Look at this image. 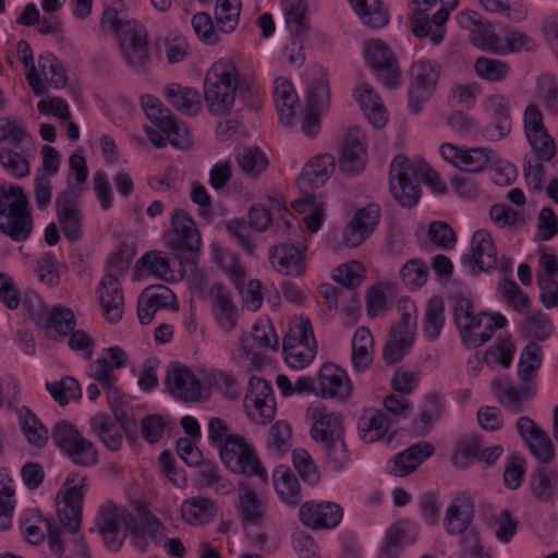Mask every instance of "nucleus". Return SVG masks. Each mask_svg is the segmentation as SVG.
<instances>
[{
  "label": "nucleus",
  "instance_id": "9d476101",
  "mask_svg": "<svg viewBox=\"0 0 558 558\" xmlns=\"http://www.w3.org/2000/svg\"><path fill=\"white\" fill-rule=\"evenodd\" d=\"M86 476L70 473L64 483V492L60 490L62 501L58 502V519L69 532L76 534L82 522V504Z\"/></svg>",
  "mask_w": 558,
  "mask_h": 558
},
{
  "label": "nucleus",
  "instance_id": "aec40b11",
  "mask_svg": "<svg viewBox=\"0 0 558 558\" xmlns=\"http://www.w3.org/2000/svg\"><path fill=\"white\" fill-rule=\"evenodd\" d=\"M363 135L357 128L349 129L343 138L339 156V169L348 177L360 174L366 165V149Z\"/></svg>",
  "mask_w": 558,
  "mask_h": 558
},
{
  "label": "nucleus",
  "instance_id": "a211bd4d",
  "mask_svg": "<svg viewBox=\"0 0 558 558\" xmlns=\"http://www.w3.org/2000/svg\"><path fill=\"white\" fill-rule=\"evenodd\" d=\"M473 275L489 271L497 266V253L492 235L486 230H477L471 239V252L461 257Z\"/></svg>",
  "mask_w": 558,
  "mask_h": 558
},
{
  "label": "nucleus",
  "instance_id": "6ab92c4d",
  "mask_svg": "<svg viewBox=\"0 0 558 558\" xmlns=\"http://www.w3.org/2000/svg\"><path fill=\"white\" fill-rule=\"evenodd\" d=\"M165 385L170 395L185 402H194L201 398L202 387L193 372L181 364L168 368Z\"/></svg>",
  "mask_w": 558,
  "mask_h": 558
},
{
  "label": "nucleus",
  "instance_id": "1a4fd4ad",
  "mask_svg": "<svg viewBox=\"0 0 558 558\" xmlns=\"http://www.w3.org/2000/svg\"><path fill=\"white\" fill-rule=\"evenodd\" d=\"M142 106L147 118L166 133L169 143L177 148L190 145L187 128L180 122L170 109L162 106L159 99L151 95L142 97Z\"/></svg>",
  "mask_w": 558,
  "mask_h": 558
},
{
  "label": "nucleus",
  "instance_id": "0eeeda50",
  "mask_svg": "<svg viewBox=\"0 0 558 558\" xmlns=\"http://www.w3.org/2000/svg\"><path fill=\"white\" fill-rule=\"evenodd\" d=\"M89 531H96L101 536L108 550L118 553L129 532L125 510L111 501L101 505L95 515L94 526Z\"/></svg>",
  "mask_w": 558,
  "mask_h": 558
},
{
  "label": "nucleus",
  "instance_id": "4d7b16f0",
  "mask_svg": "<svg viewBox=\"0 0 558 558\" xmlns=\"http://www.w3.org/2000/svg\"><path fill=\"white\" fill-rule=\"evenodd\" d=\"M241 0H217L215 19L223 33L232 32L239 22Z\"/></svg>",
  "mask_w": 558,
  "mask_h": 558
},
{
  "label": "nucleus",
  "instance_id": "423d86ee",
  "mask_svg": "<svg viewBox=\"0 0 558 558\" xmlns=\"http://www.w3.org/2000/svg\"><path fill=\"white\" fill-rule=\"evenodd\" d=\"M220 458L227 469L246 477L267 480V473L255 450L239 435L228 437L220 446Z\"/></svg>",
  "mask_w": 558,
  "mask_h": 558
},
{
  "label": "nucleus",
  "instance_id": "69168bd1",
  "mask_svg": "<svg viewBox=\"0 0 558 558\" xmlns=\"http://www.w3.org/2000/svg\"><path fill=\"white\" fill-rule=\"evenodd\" d=\"M82 437L80 430L66 421L57 422L51 430V440L62 453H65Z\"/></svg>",
  "mask_w": 558,
  "mask_h": 558
},
{
  "label": "nucleus",
  "instance_id": "5fc2aeb1",
  "mask_svg": "<svg viewBox=\"0 0 558 558\" xmlns=\"http://www.w3.org/2000/svg\"><path fill=\"white\" fill-rule=\"evenodd\" d=\"M181 513L190 523L208 522L215 513V505L207 498L194 497L182 504Z\"/></svg>",
  "mask_w": 558,
  "mask_h": 558
},
{
  "label": "nucleus",
  "instance_id": "864d4df0",
  "mask_svg": "<svg viewBox=\"0 0 558 558\" xmlns=\"http://www.w3.org/2000/svg\"><path fill=\"white\" fill-rule=\"evenodd\" d=\"M344 435L319 441L325 462L335 471H340L349 461L350 453L343 439Z\"/></svg>",
  "mask_w": 558,
  "mask_h": 558
},
{
  "label": "nucleus",
  "instance_id": "7c9ffc66",
  "mask_svg": "<svg viewBox=\"0 0 558 558\" xmlns=\"http://www.w3.org/2000/svg\"><path fill=\"white\" fill-rule=\"evenodd\" d=\"M434 446L427 442L414 444L395 456L388 470L396 476H405L413 472L434 453Z\"/></svg>",
  "mask_w": 558,
  "mask_h": 558
},
{
  "label": "nucleus",
  "instance_id": "7ed1b4c3",
  "mask_svg": "<svg viewBox=\"0 0 558 558\" xmlns=\"http://www.w3.org/2000/svg\"><path fill=\"white\" fill-rule=\"evenodd\" d=\"M101 25L114 32L123 61L134 71L144 73L150 63L148 34L135 20H126L117 9H107Z\"/></svg>",
  "mask_w": 558,
  "mask_h": 558
},
{
  "label": "nucleus",
  "instance_id": "20e7f679",
  "mask_svg": "<svg viewBox=\"0 0 558 558\" xmlns=\"http://www.w3.org/2000/svg\"><path fill=\"white\" fill-rule=\"evenodd\" d=\"M34 222L29 202L19 185L0 186V231L12 241H26Z\"/></svg>",
  "mask_w": 558,
  "mask_h": 558
},
{
  "label": "nucleus",
  "instance_id": "6e6d98bb",
  "mask_svg": "<svg viewBox=\"0 0 558 558\" xmlns=\"http://www.w3.org/2000/svg\"><path fill=\"white\" fill-rule=\"evenodd\" d=\"M235 159L243 172L257 175L266 169L268 160L259 148L240 147L235 151Z\"/></svg>",
  "mask_w": 558,
  "mask_h": 558
},
{
  "label": "nucleus",
  "instance_id": "0e129e2a",
  "mask_svg": "<svg viewBox=\"0 0 558 558\" xmlns=\"http://www.w3.org/2000/svg\"><path fill=\"white\" fill-rule=\"evenodd\" d=\"M290 426L279 421L269 429L267 449L276 456H284L290 450Z\"/></svg>",
  "mask_w": 558,
  "mask_h": 558
},
{
  "label": "nucleus",
  "instance_id": "e2e57ef3",
  "mask_svg": "<svg viewBox=\"0 0 558 558\" xmlns=\"http://www.w3.org/2000/svg\"><path fill=\"white\" fill-rule=\"evenodd\" d=\"M16 52L27 69L26 78L27 82L36 96H41L44 94V85L39 80V75L34 64L33 51L25 40H19L16 44Z\"/></svg>",
  "mask_w": 558,
  "mask_h": 558
},
{
  "label": "nucleus",
  "instance_id": "4468645a",
  "mask_svg": "<svg viewBox=\"0 0 558 558\" xmlns=\"http://www.w3.org/2000/svg\"><path fill=\"white\" fill-rule=\"evenodd\" d=\"M381 209L377 203H368L355 211L345 226L342 242L347 247L360 246L377 228Z\"/></svg>",
  "mask_w": 558,
  "mask_h": 558
},
{
  "label": "nucleus",
  "instance_id": "a19ab883",
  "mask_svg": "<svg viewBox=\"0 0 558 558\" xmlns=\"http://www.w3.org/2000/svg\"><path fill=\"white\" fill-rule=\"evenodd\" d=\"M350 2L365 25L380 28L388 24L389 14L383 8L381 0H350Z\"/></svg>",
  "mask_w": 558,
  "mask_h": 558
},
{
  "label": "nucleus",
  "instance_id": "3c124183",
  "mask_svg": "<svg viewBox=\"0 0 558 558\" xmlns=\"http://www.w3.org/2000/svg\"><path fill=\"white\" fill-rule=\"evenodd\" d=\"M38 75L43 76L51 87L62 88L66 85L68 76L61 61L53 54L46 53L38 58Z\"/></svg>",
  "mask_w": 558,
  "mask_h": 558
},
{
  "label": "nucleus",
  "instance_id": "a878e982",
  "mask_svg": "<svg viewBox=\"0 0 558 558\" xmlns=\"http://www.w3.org/2000/svg\"><path fill=\"white\" fill-rule=\"evenodd\" d=\"M274 269L287 277L300 278L305 274V257L299 246L281 243L269 247Z\"/></svg>",
  "mask_w": 558,
  "mask_h": 558
},
{
  "label": "nucleus",
  "instance_id": "4be33fe9",
  "mask_svg": "<svg viewBox=\"0 0 558 558\" xmlns=\"http://www.w3.org/2000/svg\"><path fill=\"white\" fill-rule=\"evenodd\" d=\"M128 363L126 352L118 345L110 347L104 350L102 356L98 359L92 366V376L109 392V402L117 393L114 383L116 376L111 374L112 369L124 367Z\"/></svg>",
  "mask_w": 558,
  "mask_h": 558
},
{
  "label": "nucleus",
  "instance_id": "c03bdc74",
  "mask_svg": "<svg viewBox=\"0 0 558 558\" xmlns=\"http://www.w3.org/2000/svg\"><path fill=\"white\" fill-rule=\"evenodd\" d=\"M445 410V402L439 396L428 395L422 404L418 421L413 424L414 432L425 434L442 416Z\"/></svg>",
  "mask_w": 558,
  "mask_h": 558
},
{
  "label": "nucleus",
  "instance_id": "338daca9",
  "mask_svg": "<svg viewBox=\"0 0 558 558\" xmlns=\"http://www.w3.org/2000/svg\"><path fill=\"white\" fill-rule=\"evenodd\" d=\"M427 275L428 269L420 258L410 259L400 270L403 283L412 290L418 289L425 284Z\"/></svg>",
  "mask_w": 558,
  "mask_h": 558
},
{
  "label": "nucleus",
  "instance_id": "79ce46f5",
  "mask_svg": "<svg viewBox=\"0 0 558 558\" xmlns=\"http://www.w3.org/2000/svg\"><path fill=\"white\" fill-rule=\"evenodd\" d=\"M281 5L289 32L295 37L306 34L310 25L306 17L305 0H282Z\"/></svg>",
  "mask_w": 558,
  "mask_h": 558
},
{
  "label": "nucleus",
  "instance_id": "4c0bfd02",
  "mask_svg": "<svg viewBox=\"0 0 558 558\" xmlns=\"http://www.w3.org/2000/svg\"><path fill=\"white\" fill-rule=\"evenodd\" d=\"M445 325V302L441 296L430 298L425 306L422 331L426 340L436 341Z\"/></svg>",
  "mask_w": 558,
  "mask_h": 558
},
{
  "label": "nucleus",
  "instance_id": "f8f14e48",
  "mask_svg": "<svg viewBox=\"0 0 558 558\" xmlns=\"http://www.w3.org/2000/svg\"><path fill=\"white\" fill-rule=\"evenodd\" d=\"M535 156V162L525 159L523 172L527 185L534 191H541L545 181L544 162L551 161L556 154L554 137L547 132L526 138Z\"/></svg>",
  "mask_w": 558,
  "mask_h": 558
},
{
  "label": "nucleus",
  "instance_id": "ddd939ff",
  "mask_svg": "<svg viewBox=\"0 0 558 558\" xmlns=\"http://www.w3.org/2000/svg\"><path fill=\"white\" fill-rule=\"evenodd\" d=\"M244 405L248 417L256 424H266L275 417L276 407L272 389L264 378L252 376Z\"/></svg>",
  "mask_w": 558,
  "mask_h": 558
},
{
  "label": "nucleus",
  "instance_id": "052dcab7",
  "mask_svg": "<svg viewBox=\"0 0 558 558\" xmlns=\"http://www.w3.org/2000/svg\"><path fill=\"white\" fill-rule=\"evenodd\" d=\"M71 461L80 466H90L97 463L98 453L95 445L84 436L76 440L64 453Z\"/></svg>",
  "mask_w": 558,
  "mask_h": 558
},
{
  "label": "nucleus",
  "instance_id": "603ef678",
  "mask_svg": "<svg viewBox=\"0 0 558 558\" xmlns=\"http://www.w3.org/2000/svg\"><path fill=\"white\" fill-rule=\"evenodd\" d=\"M488 108L493 112L494 125L497 135L488 134L492 138L500 140L507 136L511 131V119L509 114V104L505 97L499 95L490 96L487 100Z\"/></svg>",
  "mask_w": 558,
  "mask_h": 558
},
{
  "label": "nucleus",
  "instance_id": "de8ad7c7",
  "mask_svg": "<svg viewBox=\"0 0 558 558\" xmlns=\"http://www.w3.org/2000/svg\"><path fill=\"white\" fill-rule=\"evenodd\" d=\"M330 102V88L326 74L322 71L307 85L306 108L312 111H325Z\"/></svg>",
  "mask_w": 558,
  "mask_h": 558
},
{
  "label": "nucleus",
  "instance_id": "412c9836",
  "mask_svg": "<svg viewBox=\"0 0 558 558\" xmlns=\"http://www.w3.org/2000/svg\"><path fill=\"white\" fill-rule=\"evenodd\" d=\"M343 515L342 508L333 502H304L299 510L301 522L315 530L332 529L337 526Z\"/></svg>",
  "mask_w": 558,
  "mask_h": 558
},
{
  "label": "nucleus",
  "instance_id": "e433bc0d",
  "mask_svg": "<svg viewBox=\"0 0 558 558\" xmlns=\"http://www.w3.org/2000/svg\"><path fill=\"white\" fill-rule=\"evenodd\" d=\"M165 97L177 110L186 116H195L201 111V96L194 88L172 83L165 87Z\"/></svg>",
  "mask_w": 558,
  "mask_h": 558
},
{
  "label": "nucleus",
  "instance_id": "680f3d73",
  "mask_svg": "<svg viewBox=\"0 0 558 558\" xmlns=\"http://www.w3.org/2000/svg\"><path fill=\"white\" fill-rule=\"evenodd\" d=\"M75 324L74 314L69 307L56 305L50 310L43 325L46 327L52 326L61 336H68L74 330Z\"/></svg>",
  "mask_w": 558,
  "mask_h": 558
},
{
  "label": "nucleus",
  "instance_id": "49530a36",
  "mask_svg": "<svg viewBox=\"0 0 558 558\" xmlns=\"http://www.w3.org/2000/svg\"><path fill=\"white\" fill-rule=\"evenodd\" d=\"M542 348L535 341H530L521 352L518 364V376L521 381H532L537 376L542 365Z\"/></svg>",
  "mask_w": 558,
  "mask_h": 558
},
{
  "label": "nucleus",
  "instance_id": "473e14b6",
  "mask_svg": "<svg viewBox=\"0 0 558 558\" xmlns=\"http://www.w3.org/2000/svg\"><path fill=\"white\" fill-rule=\"evenodd\" d=\"M313 421L311 435L316 442L344 435L343 417L340 413L314 408Z\"/></svg>",
  "mask_w": 558,
  "mask_h": 558
},
{
  "label": "nucleus",
  "instance_id": "bb28decb",
  "mask_svg": "<svg viewBox=\"0 0 558 558\" xmlns=\"http://www.w3.org/2000/svg\"><path fill=\"white\" fill-rule=\"evenodd\" d=\"M239 513L243 529L260 526L267 513V502L247 483L239 485Z\"/></svg>",
  "mask_w": 558,
  "mask_h": 558
},
{
  "label": "nucleus",
  "instance_id": "09e8293b",
  "mask_svg": "<svg viewBox=\"0 0 558 558\" xmlns=\"http://www.w3.org/2000/svg\"><path fill=\"white\" fill-rule=\"evenodd\" d=\"M558 481V473L544 465L536 468L531 474V489L533 496L547 502L554 495L555 485Z\"/></svg>",
  "mask_w": 558,
  "mask_h": 558
},
{
  "label": "nucleus",
  "instance_id": "c756f323",
  "mask_svg": "<svg viewBox=\"0 0 558 558\" xmlns=\"http://www.w3.org/2000/svg\"><path fill=\"white\" fill-rule=\"evenodd\" d=\"M209 295L214 301L213 313L217 325L223 331L231 332L238 324L239 313L229 290L221 283H214Z\"/></svg>",
  "mask_w": 558,
  "mask_h": 558
},
{
  "label": "nucleus",
  "instance_id": "2f4dec72",
  "mask_svg": "<svg viewBox=\"0 0 558 558\" xmlns=\"http://www.w3.org/2000/svg\"><path fill=\"white\" fill-rule=\"evenodd\" d=\"M132 545L141 553L148 549V538L159 543L165 537L166 526L150 512L142 513L140 521L130 526Z\"/></svg>",
  "mask_w": 558,
  "mask_h": 558
},
{
  "label": "nucleus",
  "instance_id": "5701e85b",
  "mask_svg": "<svg viewBox=\"0 0 558 558\" xmlns=\"http://www.w3.org/2000/svg\"><path fill=\"white\" fill-rule=\"evenodd\" d=\"M492 387L499 402L513 413L521 412L523 401L530 400L536 395L534 380L521 381L519 386H513L508 376H500L493 380Z\"/></svg>",
  "mask_w": 558,
  "mask_h": 558
},
{
  "label": "nucleus",
  "instance_id": "a18cd8bd",
  "mask_svg": "<svg viewBox=\"0 0 558 558\" xmlns=\"http://www.w3.org/2000/svg\"><path fill=\"white\" fill-rule=\"evenodd\" d=\"M20 424L29 445L41 448L47 444L49 439L48 429L31 409L22 408L20 410Z\"/></svg>",
  "mask_w": 558,
  "mask_h": 558
},
{
  "label": "nucleus",
  "instance_id": "8fccbe9b",
  "mask_svg": "<svg viewBox=\"0 0 558 558\" xmlns=\"http://www.w3.org/2000/svg\"><path fill=\"white\" fill-rule=\"evenodd\" d=\"M90 428L98 435L101 442L111 451H117L121 447L122 436L107 414H97L89 420Z\"/></svg>",
  "mask_w": 558,
  "mask_h": 558
},
{
  "label": "nucleus",
  "instance_id": "393cba45",
  "mask_svg": "<svg viewBox=\"0 0 558 558\" xmlns=\"http://www.w3.org/2000/svg\"><path fill=\"white\" fill-rule=\"evenodd\" d=\"M318 392L323 398L345 400L352 392V384L342 368L325 363L317 377Z\"/></svg>",
  "mask_w": 558,
  "mask_h": 558
},
{
  "label": "nucleus",
  "instance_id": "2eb2a0df",
  "mask_svg": "<svg viewBox=\"0 0 558 558\" xmlns=\"http://www.w3.org/2000/svg\"><path fill=\"white\" fill-rule=\"evenodd\" d=\"M468 322L466 333L459 328L461 342L468 348H477L487 342L497 329L507 325L506 317L500 313L488 314L481 312Z\"/></svg>",
  "mask_w": 558,
  "mask_h": 558
},
{
  "label": "nucleus",
  "instance_id": "f3484780",
  "mask_svg": "<svg viewBox=\"0 0 558 558\" xmlns=\"http://www.w3.org/2000/svg\"><path fill=\"white\" fill-rule=\"evenodd\" d=\"M441 156L454 167L465 172H480L495 162L494 151L489 148L462 149L450 143L440 146Z\"/></svg>",
  "mask_w": 558,
  "mask_h": 558
},
{
  "label": "nucleus",
  "instance_id": "13d9d810",
  "mask_svg": "<svg viewBox=\"0 0 558 558\" xmlns=\"http://www.w3.org/2000/svg\"><path fill=\"white\" fill-rule=\"evenodd\" d=\"M413 343L414 339L390 330V340L385 344L383 350L384 361L388 365L400 362L405 354H408Z\"/></svg>",
  "mask_w": 558,
  "mask_h": 558
},
{
  "label": "nucleus",
  "instance_id": "58836bf2",
  "mask_svg": "<svg viewBox=\"0 0 558 558\" xmlns=\"http://www.w3.org/2000/svg\"><path fill=\"white\" fill-rule=\"evenodd\" d=\"M274 483L279 498L289 507L298 506L302 500L301 486L287 468H277L274 472Z\"/></svg>",
  "mask_w": 558,
  "mask_h": 558
},
{
  "label": "nucleus",
  "instance_id": "f03ea898",
  "mask_svg": "<svg viewBox=\"0 0 558 558\" xmlns=\"http://www.w3.org/2000/svg\"><path fill=\"white\" fill-rule=\"evenodd\" d=\"M420 179L435 192L444 194L446 183L426 162H413L403 155H397L389 169V192L392 198L404 208H413L421 198Z\"/></svg>",
  "mask_w": 558,
  "mask_h": 558
},
{
  "label": "nucleus",
  "instance_id": "f257e3e1",
  "mask_svg": "<svg viewBox=\"0 0 558 558\" xmlns=\"http://www.w3.org/2000/svg\"><path fill=\"white\" fill-rule=\"evenodd\" d=\"M238 92L246 107L253 110L258 107V89L253 85H240L234 61L231 59L216 61L204 80V99L209 113L228 114L233 108Z\"/></svg>",
  "mask_w": 558,
  "mask_h": 558
},
{
  "label": "nucleus",
  "instance_id": "cd10ccee",
  "mask_svg": "<svg viewBox=\"0 0 558 558\" xmlns=\"http://www.w3.org/2000/svg\"><path fill=\"white\" fill-rule=\"evenodd\" d=\"M336 160L332 155L322 154L312 158L302 169L296 184L302 191L319 189L326 184L335 171Z\"/></svg>",
  "mask_w": 558,
  "mask_h": 558
},
{
  "label": "nucleus",
  "instance_id": "dca6fc26",
  "mask_svg": "<svg viewBox=\"0 0 558 558\" xmlns=\"http://www.w3.org/2000/svg\"><path fill=\"white\" fill-rule=\"evenodd\" d=\"M519 435L527 445L531 454L543 465L550 463L555 458L554 445L547 433L532 418L521 416L517 421Z\"/></svg>",
  "mask_w": 558,
  "mask_h": 558
},
{
  "label": "nucleus",
  "instance_id": "f704fd0d",
  "mask_svg": "<svg viewBox=\"0 0 558 558\" xmlns=\"http://www.w3.org/2000/svg\"><path fill=\"white\" fill-rule=\"evenodd\" d=\"M171 226L182 248L195 253L202 245L201 235L194 220L182 209H175L171 216Z\"/></svg>",
  "mask_w": 558,
  "mask_h": 558
},
{
  "label": "nucleus",
  "instance_id": "9b49d317",
  "mask_svg": "<svg viewBox=\"0 0 558 558\" xmlns=\"http://www.w3.org/2000/svg\"><path fill=\"white\" fill-rule=\"evenodd\" d=\"M364 57L377 78L389 89L400 86L401 72L397 58L381 40H368L364 45Z\"/></svg>",
  "mask_w": 558,
  "mask_h": 558
},
{
  "label": "nucleus",
  "instance_id": "6e6552de",
  "mask_svg": "<svg viewBox=\"0 0 558 558\" xmlns=\"http://www.w3.org/2000/svg\"><path fill=\"white\" fill-rule=\"evenodd\" d=\"M82 189L68 186L56 198V217L65 239L72 243L83 238L84 214L80 207Z\"/></svg>",
  "mask_w": 558,
  "mask_h": 558
},
{
  "label": "nucleus",
  "instance_id": "b1692460",
  "mask_svg": "<svg viewBox=\"0 0 558 558\" xmlns=\"http://www.w3.org/2000/svg\"><path fill=\"white\" fill-rule=\"evenodd\" d=\"M474 518V504L466 493L458 494L449 504L445 517L444 526L449 535L465 536L473 531L469 527Z\"/></svg>",
  "mask_w": 558,
  "mask_h": 558
},
{
  "label": "nucleus",
  "instance_id": "ea45409f",
  "mask_svg": "<svg viewBox=\"0 0 558 558\" xmlns=\"http://www.w3.org/2000/svg\"><path fill=\"white\" fill-rule=\"evenodd\" d=\"M373 336L368 328L360 327L356 329L352 339L351 361L356 372H364L373 361Z\"/></svg>",
  "mask_w": 558,
  "mask_h": 558
},
{
  "label": "nucleus",
  "instance_id": "bf43d9fd",
  "mask_svg": "<svg viewBox=\"0 0 558 558\" xmlns=\"http://www.w3.org/2000/svg\"><path fill=\"white\" fill-rule=\"evenodd\" d=\"M476 74L488 82L502 81L509 71L507 62L488 57H480L474 64Z\"/></svg>",
  "mask_w": 558,
  "mask_h": 558
},
{
  "label": "nucleus",
  "instance_id": "c85d7f7f",
  "mask_svg": "<svg viewBox=\"0 0 558 558\" xmlns=\"http://www.w3.org/2000/svg\"><path fill=\"white\" fill-rule=\"evenodd\" d=\"M106 319L110 324L118 323L124 311V296L120 281L111 274L102 277L97 289Z\"/></svg>",
  "mask_w": 558,
  "mask_h": 558
},
{
  "label": "nucleus",
  "instance_id": "774afa93",
  "mask_svg": "<svg viewBox=\"0 0 558 558\" xmlns=\"http://www.w3.org/2000/svg\"><path fill=\"white\" fill-rule=\"evenodd\" d=\"M362 266L359 262H351L341 265L333 270L332 279L342 286L344 291L355 292V289L362 283L360 270Z\"/></svg>",
  "mask_w": 558,
  "mask_h": 558
},
{
  "label": "nucleus",
  "instance_id": "37998d69",
  "mask_svg": "<svg viewBox=\"0 0 558 558\" xmlns=\"http://www.w3.org/2000/svg\"><path fill=\"white\" fill-rule=\"evenodd\" d=\"M390 426L389 418L381 411L363 415L357 423L360 438L367 444L381 439Z\"/></svg>",
  "mask_w": 558,
  "mask_h": 558
},
{
  "label": "nucleus",
  "instance_id": "72a5a7b5",
  "mask_svg": "<svg viewBox=\"0 0 558 558\" xmlns=\"http://www.w3.org/2000/svg\"><path fill=\"white\" fill-rule=\"evenodd\" d=\"M355 99L360 104L364 116L376 129L383 128L387 122L386 109L378 94L368 84H361L355 89Z\"/></svg>",
  "mask_w": 558,
  "mask_h": 558
},
{
  "label": "nucleus",
  "instance_id": "39448f33",
  "mask_svg": "<svg viewBox=\"0 0 558 558\" xmlns=\"http://www.w3.org/2000/svg\"><path fill=\"white\" fill-rule=\"evenodd\" d=\"M440 64L435 60L417 59L409 69L408 109L412 113L423 110L434 95L440 76Z\"/></svg>",
  "mask_w": 558,
  "mask_h": 558
},
{
  "label": "nucleus",
  "instance_id": "c9c22d12",
  "mask_svg": "<svg viewBox=\"0 0 558 558\" xmlns=\"http://www.w3.org/2000/svg\"><path fill=\"white\" fill-rule=\"evenodd\" d=\"M274 99L277 105L280 121L291 126L295 116V108L299 106V98L293 85L286 78L275 81Z\"/></svg>",
  "mask_w": 558,
  "mask_h": 558
}]
</instances>
